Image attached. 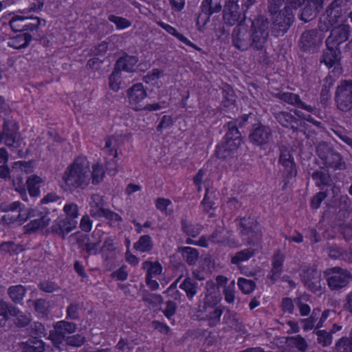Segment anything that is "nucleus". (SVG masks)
Returning a JSON list of instances; mask_svg holds the SVG:
<instances>
[{"mask_svg":"<svg viewBox=\"0 0 352 352\" xmlns=\"http://www.w3.org/2000/svg\"><path fill=\"white\" fill-rule=\"evenodd\" d=\"M104 177V170L101 164L94 163L91 172L87 158L78 157L65 171L62 187L65 190H72L77 187L87 186L91 179L93 184H98Z\"/></svg>","mask_w":352,"mask_h":352,"instance_id":"f257e3e1","label":"nucleus"},{"mask_svg":"<svg viewBox=\"0 0 352 352\" xmlns=\"http://www.w3.org/2000/svg\"><path fill=\"white\" fill-rule=\"evenodd\" d=\"M349 0H335L331 3L322 16L318 24V30H312L304 32L300 38V47L305 51L312 52L318 49L322 44L324 32L330 26L338 21L342 14V8Z\"/></svg>","mask_w":352,"mask_h":352,"instance_id":"f03ea898","label":"nucleus"},{"mask_svg":"<svg viewBox=\"0 0 352 352\" xmlns=\"http://www.w3.org/2000/svg\"><path fill=\"white\" fill-rule=\"evenodd\" d=\"M252 42H250L249 34L242 24H239L233 32V45L240 50H245L253 45L256 48H261L265 43L268 33L267 22L263 19H258L252 22Z\"/></svg>","mask_w":352,"mask_h":352,"instance_id":"7ed1b4c3","label":"nucleus"},{"mask_svg":"<svg viewBox=\"0 0 352 352\" xmlns=\"http://www.w3.org/2000/svg\"><path fill=\"white\" fill-rule=\"evenodd\" d=\"M241 144V138L239 129L233 124H229L221 143L217 146L216 154L219 158L230 159L236 156L239 147Z\"/></svg>","mask_w":352,"mask_h":352,"instance_id":"20e7f679","label":"nucleus"},{"mask_svg":"<svg viewBox=\"0 0 352 352\" xmlns=\"http://www.w3.org/2000/svg\"><path fill=\"white\" fill-rule=\"evenodd\" d=\"M239 230L242 241L252 245L256 250L261 249L262 239L261 230L256 221L252 218H242L239 223Z\"/></svg>","mask_w":352,"mask_h":352,"instance_id":"39448f33","label":"nucleus"},{"mask_svg":"<svg viewBox=\"0 0 352 352\" xmlns=\"http://www.w3.org/2000/svg\"><path fill=\"white\" fill-rule=\"evenodd\" d=\"M65 219L60 221L58 226H53L52 231L64 235L68 234L76 228L77 219L79 215L78 207L74 203H67L63 207Z\"/></svg>","mask_w":352,"mask_h":352,"instance_id":"423d86ee","label":"nucleus"},{"mask_svg":"<svg viewBox=\"0 0 352 352\" xmlns=\"http://www.w3.org/2000/svg\"><path fill=\"white\" fill-rule=\"evenodd\" d=\"M335 101L341 111H347L352 109V81L340 82L336 88Z\"/></svg>","mask_w":352,"mask_h":352,"instance_id":"0eeeda50","label":"nucleus"},{"mask_svg":"<svg viewBox=\"0 0 352 352\" xmlns=\"http://www.w3.org/2000/svg\"><path fill=\"white\" fill-rule=\"evenodd\" d=\"M346 6V3L342 6V10H344V8ZM342 12L343 11H342V14L338 19V21L333 25L335 27L331 30L330 36L326 41L327 46L329 47L331 45H332L338 47L339 45L344 43L349 38L350 32L349 25L345 23H340L342 22ZM331 27H333V25Z\"/></svg>","mask_w":352,"mask_h":352,"instance_id":"6e6552de","label":"nucleus"},{"mask_svg":"<svg viewBox=\"0 0 352 352\" xmlns=\"http://www.w3.org/2000/svg\"><path fill=\"white\" fill-rule=\"evenodd\" d=\"M272 15V30L277 35L285 32L293 22L294 16L289 7L287 6L284 10L271 13Z\"/></svg>","mask_w":352,"mask_h":352,"instance_id":"1a4fd4ad","label":"nucleus"},{"mask_svg":"<svg viewBox=\"0 0 352 352\" xmlns=\"http://www.w3.org/2000/svg\"><path fill=\"white\" fill-rule=\"evenodd\" d=\"M147 96L146 89L142 83H136L126 91L129 106L135 111H142L143 100Z\"/></svg>","mask_w":352,"mask_h":352,"instance_id":"9d476101","label":"nucleus"},{"mask_svg":"<svg viewBox=\"0 0 352 352\" xmlns=\"http://www.w3.org/2000/svg\"><path fill=\"white\" fill-rule=\"evenodd\" d=\"M212 242L226 243L228 245H237L239 244V243L234 241L232 239V234L224 228L216 230L209 239H206L205 237L200 238L196 244L202 247H208Z\"/></svg>","mask_w":352,"mask_h":352,"instance_id":"9b49d317","label":"nucleus"},{"mask_svg":"<svg viewBox=\"0 0 352 352\" xmlns=\"http://www.w3.org/2000/svg\"><path fill=\"white\" fill-rule=\"evenodd\" d=\"M142 267L146 270V284L153 290H156L159 287L157 281L159 276L162 273V267L157 262L145 261L142 263Z\"/></svg>","mask_w":352,"mask_h":352,"instance_id":"f8f14e48","label":"nucleus"},{"mask_svg":"<svg viewBox=\"0 0 352 352\" xmlns=\"http://www.w3.org/2000/svg\"><path fill=\"white\" fill-rule=\"evenodd\" d=\"M351 279V276L348 271L335 267L331 270L328 283L331 289H336L346 285Z\"/></svg>","mask_w":352,"mask_h":352,"instance_id":"ddd939ff","label":"nucleus"},{"mask_svg":"<svg viewBox=\"0 0 352 352\" xmlns=\"http://www.w3.org/2000/svg\"><path fill=\"white\" fill-rule=\"evenodd\" d=\"M76 326L74 324L60 321L56 324L54 331L50 333V339L56 345L60 344L66 338V334L74 332Z\"/></svg>","mask_w":352,"mask_h":352,"instance_id":"4468645a","label":"nucleus"},{"mask_svg":"<svg viewBox=\"0 0 352 352\" xmlns=\"http://www.w3.org/2000/svg\"><path fill=\"white\" fill-rule=\"evenodd\" d=\"M121 144L120 137L118 135H113L104 140V145L102 149L105 155L112 157L113 162L115 165L117 163L118 156V149Z\"/></svg>","mask_w":352,"mask_h":352,"instance_id":"2eb2a0df","label":"nucleus"},{"mask_svg":"<svg viewBox=\"0 0 352 352\" xmlns=\"http://www.w3.org/2000/svg\"><path fill=\"white\" fill-rule=\"evenodd\" d=\"M322 6L323 0H306L300 19L305 22L311 20L322 9Z\"/></svg>","mask_w":352,"mask_h":352,"instance_id":"dca6fc26","label":"nucleus"},{"mask_svg":"<svg viewBox=\"0 0 352 352\" xmlns=\"http://www.w3.org/2000/svg\"><path fill=\"white\" fill-rule=\"evenodd\" d=\"M206 294L204 299L205 309L213 308L221 300L218 287L212 281L206 283Z\"/></svg>","mask_w":352,"mask_h":352,"instance_id":"f3484780","label":"nucleus"},{"mask_svg":"<svg viewBox=\"0 0 352 352\" xmlns=\"http://www.w3.org/2000/svg\"><path fill=\"white\" fill-rule=\"evenodd\" d=\"M300 276L305 285L311 290H317L320 287V275L315 269L309 268Z\"/></svg>","mask_w":352,"mask_h":352,"instance_id":"a211bd4d","label":"nucleus"},{"mask_svg":"<svg viewBox=\"0 0 352 352\" xmlns=\"http://www.w3.org/2000/svg\"><path fill=\"white\" fill-rule=\"evenodd\" d=\"M51 219L47 214L43 215L39 219L31 220L27 225L24 226L26 232H44L50 225Z\"/></svg>","mask_w":352,"mask_h":352,"instance_id":"6ab92c4d","label":"nucleus"},{"mask_svg":"<svg viewBox=\"0 0 352 352\" xmlns=\"http://www.w3.org/2000/svg\"><path fill=\"white\" fill-rule=\"evenodd\" d=\"M223 12V20L228 25H233L244 19V15L241 12L239 5L233 4L230 7H225Z\"/></svg>","mask_w":352,"mask_h":352,"instance_id":"aec40b11","label":"nucleus"},{"mask_svg":"<svg viewBox=\"0 0 352 352\" xmlns=\"http://www.w3.org/2000/svg\"><path fill=\"white\" fill-rule=\"evenodd\" d=\"M90 206V214L91 215L96 219H100L105 215L107 209L104 207V202L102 197L99 195H94L91 197L89 202Z\"/></svg>","mask_w":352,"mask_h":352,"instance_id":"412c9836","label":"nucleus"},{"mask_svg":"<svg viewBox=\"0 0 352 352\" xmlns=\"http://www.w3.org/2000/svg\"><path fill=\"white\" fill-rule=\"evenodd\" d=\"M270 130L261 125L254 128L253 132L250 135V140L253 143L262 145L269 141Z\"/></svg>","mask_w":352,"mask_h":352,"instance_id":"4be33fe9","label":"nucleus"},{"mask_svg":"<svg viewBox=\"0 0 352 352\" xmlns=\"http://www.w3.org/2000/svg\"><path fill=\"white\" fill-rule=\"evenodd\" d=\"M103 232L100 230H96L85 245V250L89 254H96L99 252V245L102 241Z\"/></svg>","mask_w":352,"mask_h":352,"instance_id":"5701e85b","label":"nucleus"},{"mask_svg":"<svg viewBox=\"0 0 352 352\" xmlns=\"http://www.w3.org/2000/svg\"><path fill=\"white\" fill-rule=\"evenodd\" d=\"M138 58L136 56H125L120 58L117 62V67L119 69L127 72H135L137 68Z\"/></svg>","mask_w":352,"mask_h":352,"instance_id":"b1692460","label":"nucleus"},{"mask_svg":"<svg viewBox=\"0 0 352 352\" xmlns=\"http://www.w3.org/2000/svg\"><path fill=\"white\" fill-rule=\"evenodd\" d=\"M31 40L32 36L29 34L21 33L11 37L8 41V45L15 49L23 48L28 45Z\"/></svg>","mask_w":352,"mask_h":352,"instance_id":"393cba45","label":"nucleus"},{"mask_svg":"<svg viewBox=\"0 0 352 352\" xmlns=\"http://www.w3.org/2000/svg\"><path fill=\"white\" fill-rule=\"evenodd\" d=\"M157 24L161 28H162L166 32H168L170 35H173L183 43L195 49H197L195 44H193L189 39H188L183 34L178 32L177 30L174 27L170 25L169 24L165 23L162 21H158Z\"/></svg>","mask_w":352,"mask_h":352,"instance_id":"a878e982","label":"nucleus"},{"mask_svg":"<svg viewBox=\"0 0 352 352\" xmlns=\"http://www.w3.org/2000/svg\"><path fill=\"white\" fill-rule=\"evenodd\" d=\"M339 52L336 46L331 45L327 46V50L324 52L322 61L329 67L336 65L339 61Z\"/></svg>","mask_w":352,"mask_h":352,"instance_id":"bb28decb","label":"nucleus"},{"mask_svg":"<svg viewBox=\"0 0 352 352\" xmlns=\"http://www.w3.org/2000/svg\"><path fill=\"white\" fill-rule=\"evenodd\" d=\"M28 190L31 196H38L40 193V188L44 184V180L37 175H31L27 180Z\"/></svg>","mask_w":352,"mask_h":352,"instance_id":"cd10ccee","label":"nucleus"},{"mask_svg":"<svg viewBox=\"0 0 352 352\" xmlns=\"http://www.w3.org/2000/svg\"><path fill=\"white\" fill-rule=\"evenodd\" d=\"M280 163L285 167V171L290 176L296 175V171L294 163V159L289 153L282 152L279 159Z\"/></svg>","mask_w":352,"mask_h":352,"instance_id":"c85d7f7f","label":"nucleus"},{"mask_svg":"<svg viewBox=\"0 0 352 352\" xmlns=\"http://www.w3.org/2000/svg\"><path fill=\"white\" fill-rule=\"evenodd\" d=\"M22 349L23 352H43L45 346L42 340L32 338L23 344Z\"/></svg>","mask_w":352,"mask_h":352,"instance_id":"c756f323","label":"nucleus"},{"mask_svg":"<svg viewBox=\"0 0 352 352\" xmlns=\"http://www.w3.org/2000/svg\"><path fill=\"white\" fill-rule=\"evenodd\" d=\"M281 100L291 104L292 105H296L302 109H306L308 111H311L312 108L310 106L305 104L300 101L299 97L293 93H284L281 95Z\"/></svg>","mask_w":352,"mask_h":352,"instance_id":"7c9ffc66","label":"nucleus"},{"mask_svg":"<svg viewBox=\"0 0 352 352\" xmlns=\"http://www.w3.org/2000/svg\"><path fill=\"white\" fill-rule=\"evenodd\" d=\"M284 258V255L280 252H278L274 256L272 274L270 276L272 280H276L280 276Z\"/></svg>","mask_w":352,"mask_h":352,"instance_id":"2f4dec72","label":"nucleus"},{"mask_svg":"<svg viewBox=\"0 0 352 352\" xmlns=\"http://www.w3.org/2000/svg\"><path fill=\"white\" fill-rule=\"evenodd\" d=\"M256 248H248L243 250L235 254L234 256L232 257L231 261L233 264H239L241 262H244L250 258L255 253L256 251H258Z\"/></svg>","mask_w":352,"mask_h":352,"instance_id":"473e14b6","label":"nucleus"},{"mask_svg":"<svg viewBox=\"0 0 352 352\" xmlns=\"http://www.w3.org/2000/svg\"><path fill=\"white\" fill-rule=\"evenodd\" d=\"M122 78L121 72L118 69L114 70L109 77V88L112 91L118 92L121 89Z\"/></svg>","mask_w":352,"mask_h":352,"instance_id":"72a5a7b5","label":"nucleus"},{"mask_svg":"<svg viewBox=\"0 0 352 352\" xmlns=\"http://www.w3.org/2000/svg\"><path fill=\"white\" fill-rule=\"evenodd\" d=\"M32 19V15H25V14H21L19 12L17 14H15L12 17L10 21V25L14 31L23 30V25L21 24V22L26 19Z\"/></svg>","mask_w":352,"mask_h":352,"instance_id":"f704fd0d","label":"nucleus"},{"mask_svg":"<svg viewBox=\"0 0 352 352\" xmlns=\"http://www.w3.org/2000/svg\"><path fill=\"white\" fill-rule=\"evenodd\" d=\"M38 217H40V212L36 208L23 210L16 214L17 223L21 225L28 219Z\"/></svg>","mask_w":352,"mask_h":352,"instance_id":"c9c22d12","label":"nucleus"},{"mask_svg":"<svg viewBox=\"0 0 352 352\" xmlns=\"http://www.w3.org/2000/svg\"><path fill=\"white\" fill-rule=\"evenodd\" d=\"M153 248L151 238L148 235L140 236L139 240L134 244V248L140 252H144L151 250Z\"/></svg>","mask_w":352,"mask_h":352,"instance_id":"e433bc0d","label":"nucleus"},{"mask_svg":"<svg viewBox=\"0 0 352 352\" xmlns=\"http://www.w3.org/2000/svg\"><path fill=\"white\" fill-rule=\"evenodd\" d=\"M180 251L182 256L188 264H194L199 257V253L195 248L184 247L180 248Z\"/></svg>","mask_w":352,"mask_h":352,"instance_id":"4c0bfd02","label":"nucleus"},{"mask_svg":"<svg viewBox=\"0 0 352 352\" xmlns=\"http://www.w3.org/2000/svg\"><path fill=\"white\" fill-rule=\"evenodd\" d=\"M8 294L13 301L19 302L25 296V289L22 285L12 286L9 288Z\"/></svg>","mask_w":352,"mask_h":352,"instance_id":"58836bf2","label":"nucleus"},{"mask_svg":"<svg viewBox=\"0 0 352 352\" xmlns=\"http://www.w3.org/2000/svg\"><path fill=\"white\" fill-rule=\"evenodd\" d=\"M287 342L290 346L296 347L299 351L302 352H305L307 348V344L305 340L299 336L288 338Z\"/></svg>","mask_w":352,"mask_h":352,"instance_id":"ea45409f","label":"nucleus"},{"mask_svg":"<svg viewBox=\"0 0 352 352\" xmlns=\"http://www.w3.org/2000/svg\"><path fill=\"white\" fill-rule=\"evenodd\" d=\"M108 19L116 25L118 30H124L131 25V22L127 19L114 14H110Z\"/></svg>","mask_w":352,"mask_h":352,"instance_id":"a19ab883","label":"nucleus"},{"mask_svg":"<svg viewBox=\"0 0 352 352\" xmlns=\"http://www.w3.org/2000/svg\"><path fill=\"white\" fill-rule=\"evenodd\" d=\"M182 230L185 232L188 235L191 236H196L198 235L201 230V226L197 224H193L191 222L188 221H182Z\"/></svg>","mask_w":352,"mask_h":352,"instance_id":"79ce46f5","label":"nucleus"},{"mask_svg":"<svg viewBox=\"0 0 352 352\" xmlns=\"http://www.w3.org/2000/svg\"><path fill=\"white\" fill-rule=\"evenodd\" d=\"M43 0H31L29 7L22 10H19V12L21 14H25V15H31V12H38L41 11L43 7Z\"/></svg>","mask_w":352,"mask_h":352,"instance_id":"37998d69","label":"nucleus"},{"mask_svg":"<svg viewBox=\"0 0 352 352\" xmlns=\"http://www.w3.org/2000/svg\"><path fill=\"white\" fill-rule=\"evenodd\" d=\"M238 286L242 292L245 294H250L255 289L254 282L245 278H239L238 279Z\"/></svg>","mask_w":352,"mask_h":352,"instance_id":"c03bdc74","label":"nucleus"},{"mask_svg":"<svg viewBox=\"0 0 352 352\" xmlns=\"http://www.w3.org/2000/svg\"><path fill=\"white\" fill-rule=\"evenodd\" d=\"M319 310H314L311 316L309 318L301 320L302 328L305 331L311 330L314 327L316 328L317 324H316V321L319 316Z\"/></svg>","mask_w":352,"mask_h":352,"instance_id":"a18cd8bd","label":"nucleus"},{"mask_svg":"<svg viewBox=\"0 0 352 352\" xmlns=\"http://www.w3.org/2000/svg\"><path fill=\"white\" fill-rule=\"evenodd\" d=\"M180 288L186 292L189 298H192L197 294V286L189 278L184 280Z\"/></svg>","mask_w":352,"mask_h":352,"instance_id":"49530a36","label":"nucleus"},{"mask_svg":"<svg viewBox=\"0 0 352 352\" xmlns=\"http://www.w3.org/2000/svg\"><path fill=\"white\" fill-rule=\"evenodd\" d=\"M171 205V201L164 198H158L155 201L156 208L166 214H169L173 212V209L170 208Z\"/></svg>","mask_w":352,"mask_h":352,"instance_id":"de8ad7c7","label":"nucleus"},{"mask_svg":"<svg viewBox=\"0 0 352 352\" xmlns=\"http://www.w3.org/2000/svg\"><path fill=\"white\" fill-rule=\"evenodd\" d=\"M278 121L284 126L295 128L292 116L286 112H280L276 116Z\"/></svg>","mask_w":352,"mask_h":352,"instance_id":"09e8293b","label":"nucleus"},{"mask_svg":"<svg viewBox=\"0 0 352 352\" xmlns=\"http://www.w3.org/2000/svg\"><path fill=\"white\" fill-rule=\"evenodd\" d=\"M212 0H204L203 1V10L204 13L199 15L197 19V24H200L202 20H204V24L209 19V15L214 12L215 10H212L210 6Z\"/></svg>","mask_w":352,"mask_h":352,"instance_id":"8fccbe9b","label":"nucleus"},{"mask_svg":"<svg viewBox=\"0 0 352 352\" xmlns=\"http://www.w3.org/2000/svg\"><path fill=\"white\" fill-rule=\"evenodd\" d=\"M16 315V313L15 310L11 311L8 305L6 302L3 301H0V316L2 317V318L0 320V325H4L6 321L7 320L9 315Z\"/></svg>","mask_w":352,"mask_h":352,"instance_id":"3c124183","label":"nucleus"},{"mask_svg":"<svg viewBox=\"0 0 352 352\" xmlns=\"http://www.w3.org/2000/svg\"><path fill=\"white\" fill-rule=\"evenodd\" d=\"M206 312H207L206 317L210 320L213 324L219 321L222 314V311L215 307L206 309Z\"/></svg>","mask_w":352,"mask_h":352,"instance_id":"603ef678","label":"nucleus"},{"mask_svg":"<svg viewBox=\"0 0 352 352\" xmlns=\"http://www.w3.org/2000/svg\"><path fill=\"white\" fill-rule=\"evenodd\" d=\"M337 352H352V339L342 338L336 344Z\"/></svg>","mask_w":352,"mask_h":352,"instance_id":"864d4df0","label":"nucleus"},{"mask_svg":"<svg viewBox=\"0 0 352 352\" xmlns=\"http://www.w3.org/2000/svg\"><path fill=\"white\" fill-rule=\"evenodd\" d=\"M318 341L320 344L324 346H329L332 342V336L331 333H329L324 331H318Z\"/></svg>","mask_w":352,"mask_h":352,"instance_id":"5fc2aeb1","label":"nucleus"},{"mask_svg":"<svg viewBox=\"0 0 352 352\" xmlns=\"http://www.w3.org/2000/svg\"><path fill=\"white\" fill-rule=\"evenodd\" d=\"M234 288L235 282L232 280L224 290L225 300L228 303H233L234 302Z\"/></svg>","mask_w":352,"mask_h":352,"instance_id":"6e6d98bb","label":"nucleus"},{"mask_svg":"<svg viewBox=\"0 0 352 352\" xmlns=\"http://www.w3.org/2000/svg\"><path fill=\"white\" fill-rule=\"evenodd\" d=\"M67 344L73 346H80L85 342V338L80 335L68 336L65 339Z\"/></svg>","mask_w":352,"mask_h":352,"instance_id":"4d7b16f0","label":"nucleus"},{"mask_svg":"<svg viewBox=\"0 0 352 352\" xmlns=\"http://www.w3.org/2000/svg\"><path fill=\"white\" fill-rule=\"evenodd\" d=\"M39 287L41 290L45 292H54L58 289V286L52 281H43L39 285Z\"/></svg>","mask_w":352,"mask_h":352,"instance_id":"13d9d810","label":"nucleus"},{"mask_svg":"<svg viewBox=\"0 0 352 352\" xmlns=\"http://www.w3.org/2000/svg\"><path fill=\"white\" fill-rule=\"evenodd\" d=\"M103 217L107 219L109 223L113 226L118 225L122 220V218L118 214L111 212L109 210L107 211L105 215H104Z\"/></svg>","mask_w":352,"mask_h":352,"instance_id":"bf43d9fd","label":"nucleus"},{"mask_svg":"<svg viewBox=\"0 0 352 352\" xmlns=\"http://www.w3.org/2000/svg\"><path fill=\"white\" fill-rule=\"evenodd\" d=\"M333 79L331 76H328L324 80V83L321 91V95L323 98H327L329 96V90L333 86Z\"/></svg>","mask_w":352,"mask_h":352,"instance_id":"052dcab7","label":"nucleus"},{"mask_svg":"<svg viewBox=\"0 0 352 352\" xmlns=\"http://www.w3.org/2000/svg\"><path fill=\"white\" fill-rule=\"evenodd\" d=\"M201 206L205 212L210 214L211 216L213 213L211 212L214 210V203L212 200L210 199L208 192L205 195V197L201 202Z\"/></svg>","mask_w":352,"mask_h":352,"instance_id":"680f3d73","label":"nucleus"},{"mask_svg":"<svg viewBox=\"0 0 352 352\" xmlns=\"http://www.w3.org/2000/svg\"><path fill=\"white\" fill-rule=\"evenodd\" d=\"M47 309L48 305L45 300L39 299L35 302V310L38 314L45 315Z\"/></svg>","mask_w":352,"mask_h":352,"instance_id":"e2e57ef3","label":"nucleus"},{"mask_svg":"<svg viewBox=\"0 0 352 352\" xmlns=\"http://www.w3.org/2000/svg\"><path fill=\"white\" fill-rule=\"evenodd\" d=\"M162 75V72L158 69H154L151 72L148 74L144 77V81L146 83H151L152 81H154L158 78H160Z\"/></svg>","mask_w":352,"mask_h":352,"instance_id":"0e129e2a","label":"nucleus"},{"mask_svg":"<svg viewBox=\"0 0 352 352\" xmlns=\"http://www.w3.org/2000/svg\"><path fill=\"white\" fill-rule=\"evenodd\" d=\"M295 305V300L292 301L289 298L283 299L282 302L283 310L289 314H293Z\"/></svg>","mask_w":352,"mask_h":352,"instance_id":"69168bd1","label":"nucleus"},{"mask_svg":"<svg viewBox=\"0 0 352 352\" xmlns=\"http://www.w3.org/2000/svg\"><path fill=\"white\" fill-rule=\"evenodd\" d=\"M176 305L175 302L168 301L166 302V308L164 310L165 316L170 319L175 313Z\"/></svg>","mask_w":352,"mask_h":352,"instance_id":"338daca9","label":"nucleus"},{"mask_svg":"<svg viewBox=\"0 0 352 352\" xmlns=\"http://www.w3.org/2000/svg\"><path fill=\"white\" fill-rule=\"evenodd\" d=\"M80 228L85 232H89L92 228V223L88 215H84L80 223Z\"/></svg>","mask_w":352,"mask_h":352,"instance_id":"774afa93","label":"nucleus"}]
</instances>
